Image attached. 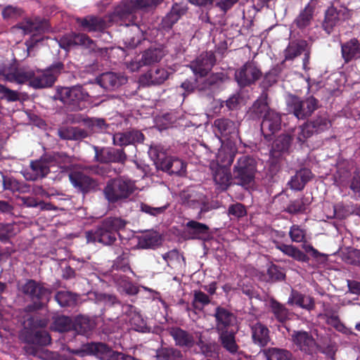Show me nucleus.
Returning a JSON list of instances; mask_svg holds the SVG:
<instances>
[{
    "label": "nucleus",
    "mask_w": 360,
    "mask_h": 360,
    "mask_svg": "<svg viewBox=\"0 0 360 360\" xmlns=\"http://www.w3.org/2000/svg\"><path fill=\"white\" fill-rule=\"evenodd\" d=\"M136 189L134 181L122 178L115 179L108 182L104 195L108 202H116L127 199Z\"/></svg>",
    "instance_id": "obj_1"
},
{
    "label": "nucleus",
    "mask_w": 360,
    "mask_h": 360,
    "mask_svg": "<svg viewBox=\"0 0 360 360\" xmlns=\"http://www.w3.org/2000/svg\"><path fill=\"white\" fill-rule=\"evenodd\" d=\"M256 171L255 160L248 156H243L238 159L233 167V179L236 184L246 186L253 182Z\"/></svg>",
    "instance_id": "obj_2"
},
{
    "label": "nucleus",
    "mask_w": 360,
    "mask_h": 360,
    "mask_svg": "<svg viewBox=\"0 0 360 360\" xmlns=\"http://www.w3.org/2000/svg\"><path fill=\"white\" fill-rule=\"evenodd\" d=\"M72 352L79 357L94 355L97 358H110L112 360H123L124 354L112 351L106 345L101 342L87 343L83 345L80 349L72 350Z\"/></svg>",
    "instance_id": "obj_3"
},
{
    "label": "nucleus",
    "mask_w": 360,
    "mask_h": 360,
    "mask_svg": "<svg viewBox=\"0 0 360 360\" xmlns=\"http://www.w3.org/2000/svg\"><path fill=\"white\" fill-rule=\"evenodd\" d=\"M253 108L258 114L266 112L261 124L263 133L269 132L274 134L280 129L281 124V116L276 112L272 110H268L265 98L257 100L255 103Z\"/></svg>",
    "instance_id": "obj_4"
},
{
    "label": "nucleus",
    "mask_w": 360,
    "mask_h": 360,
    "mask_svg": "<svg viewBox=\"0 0 360 360\" xmlns=\"http://www.w3.org/2000/svg\"><path fill=\"white\" fill-rule=\"evenodd\" d=\"M287 106L289 112H291L298 119H304L310 116L317 108V101L313 97H309L304 101L299 98L290 96L287 99Z\"/></svg>",
    "instance_id": "obj_5"
},
{
    "label": "nucleus",
    "mask_w": 360,
    "mask_h": 360,
    "mask_svg": "<svg viewBox=\"0 0 360 360\" xmlns=\"http://www.w3.org/2000/svg\"><path fill=\"white\" fill-rule=\"evenodd\" d=\"M58 98L65 104L72 105L74 108L82 109V102L89 97L88 94L81 86L61 87L58 89Z\"/></svg>",
    "instance_id": "obj_6"
},
{
    "label": "nucleus",
    "mask_w": 360,
    "mask_h": 360,
    "mask_svg": "<svg viewBox=\"0 0 360 360\" xmlns=\"http://www.w3.org/2000/svg\"><path fill=\"white\" fill-rule=\"evenodd\" d=\"M70 160V158L62 154H56L53 157V160L47 161L46 159L32 162L31 163V168L34 172V176L26 177L30 180H35L39 177H44L49 172L50 168L53 166V162L58 163L61 168H68L66 165Z\"/></svg>",
    "instance_id": "obj_7"
},
{
    "label": "nucleus",
    "mask_w": 360,
    "mask_h": 360,
    "mask_svg": "<svg viewBox=\"0 0 360 360\" xmlns=\"http://www.w3.org/2000/svg\"><path fill=\"white\" fill-rule=\"evenodd\" d=\"M22 291L29 295L33 300H39V302H34V309L41 308L50 297V292L48 289L32 280L28 281L22 286Z\"/></svg>",
    "instance_id": "obj_8"
},
{
    "label": "nucleus",
    "mask_w": 360,
    "mask_h": 360,
    "mask_svg": "<svg viewBox=\"0 0 360 360\" xmlns=\"http://www.w3.org/2000/svg\"><path fill=\"white\" fill-rule=\"evenodd\" d=\"M61 68L62 65L59 63L46 70L37 71L31 79V86L35 89L51 86L54 83Z\"/></svg>",
    "instance_id": "obj_9"
},
{
    "label": "nucleus",
    "mask_w": 360,
    "mask_h": 360,
    "mask_svg": "<svg viewBox=\"0 0 360 360\" xmlns=\"http://www.w3.org/2000/svg\"><path fill=\"white\" fill-rule=\"evenodd\" d=\"M49 29V23L46 20H41L39 18L34 20L27 19L12 28L15 34L25 35L31 33L45 32Z\"/></svg>",
    "instance_id": "obj_10"
},
{
    "label": "nucleus",
    "mask_w": 360,
    "mask_h": 360,
    "mask_svg": "<svg viewBox=\"0 0 360 360\" xmlns=\"http://www.w3.org/2000/svg\"><path fill=\"white\" fill-rule=\"evenodd\" d=\"M260 76V70L252 63H245L235 74L236 79L240 86H246L254 83Z\"/></svg>",
    "instance_id": "obj_11"
},
{
    "label": "nucleus",
    "mask_w": 360,
    "mask_h": 360,
    "mask_svg": "<svg viewBox=\"0 0 360 360\" xmlns=\"http://www.w3.org/2000/svg\"><path fill=\"white\" fill-rule=\"evenodd\" d=\"M304 53L303 68L307 70L309 61L310 51L306 41H291L285 49V60H293L300 54Z\"/></svg>",
    "instance_id": "obj_12"
},
{
    "label": "nucleus",
    "mask_w": 360,
    "mask_h": 360,
    "mask_svg": "<svg viewBox=\"0 0 360 360\" xmlns=\"http://www.w3.org/2000/svg\"><path fill=\"white\" fill-rule=\"evenodd\" d=\"M214 56L211 52L203 53L200 55L194 61H193L190 67L195 74L200 77L206 76L211 70L214 63Z\"/></svg>",
    "instance_id": "obj_13"
},
{
    "label": "nucleus",
    "mask_w": 360,
    "mask_h": 360,
    "mask_svg": "<svg viewBox=\"0 0 360 360\" xmlns=\"http://www.w3.org/2000/svg\"><path fill=\"white\" fill-rule=\"evenodd\" d=\"M328 122L326 119L317 120L314 123H307L295 129L293 133V136L300 143H304L309 137L314 133V128H317V130H323L327 127Z\"/></svg>",
    "instance_id": "obj_14"
},
{
    "label": "nucleus",
    "mask_w": 360,
    "mask_h": 360,
    "mask_svg": "<svg viewBox=\"0 0 360 360\" xmlns=\"http://www.w3.org/2000/svg\"><path fill=\"white\" fill-rule=\"evenodd\" d=\"M115 239L116 234L110 228L105 227L104 222L96 231H89L86 233L88 243L98 241L103 245H110Z\"/></svg>",
    "instance_id": "obj_15"
},
{
    "label": "nucleus",
    "mask_w": 360,
    "mask_h": 360,
    "mask_svg": "<svg viewBox=\"0 0 360 360\" xmlns=\"http://www.w3.org/2000/svg\"><path fill=\"white\" fill-rule=\"evenodd\" d=\"M94 150L96 160L101 162H124L126 159V155L122 150L109 148L99 149L94 147Z\"/></svg>",
    "instance_id": "obj_16"
},
{
    "label": "nucleus",
    "mask_w": 360,
    "mask_h": 360,
    "mask_svg": "<svg viewBox=\"0 0 360 360\" xmlns=\"http://www.w3.org/2000/svg\"><path fill=\"white\" fill-rule=\"evenodd\" d=\"M68 121L70 123L83 122L84 124L91 129L94 132H99L105 129V122L102 119H91L86 117L82 114L70 115Z\"/></svg>",
    "instance_id": "obj_17"
},
{
    "label": "nucleus",
    "mask_w": 360,
    "mask_h": 360,
    "mask_svg": "<svg viewBox=\"0 0 360 360\" xmlns=\"http://www.w3.org/2000/svg\"><path fill=\"white\" fill-rule=\"evenodd\" d=\"M217 322V329L219 331L227 330L228 328L235 324V316L229 310L223 307H217L214 314Z\"/></svg>",
    "instance_id": "obj_18"
},
{
    "label": "nucleus",
    "mask_w": 360,
    "mask_h": 360,
    "mask_svg": "<svg viewBox=\"0 0 360 360\" xmlns=\"http://www.w3.org/2000/svg\"><path fill=\"white\" fill-rule=\"evenodd\" d=\"M72 184L82 192H88L96 187V183L82 172H74L69 175Z\"/></svg>",
    "instance_id": "obj_19"
},
{
    "label": "nucleus",
    "mask_w": 360,
    "mask_h": 360,
    "mask_svg": "<svg viewBox=\"0 0 360 360\" xmlns=\"http://www.w3.org/2000/svg\"><path fill=\"white\" fill-rule=\"evenodd\" d=\"M292 340L295 344L306 353H312L316 349L314 339L307 332H297L292 336Z\"/></svg>",
    "instance_id": "obj_20"
},
{
    "label": "nucleus",
    "mask_w": 360,
    "mask_h": 360,
    "mask_svg": "<svg viewBox=\"0 0 360 360\" xmlns=\"http://www.w3.org/2000/svg\"><path fill=\"white\" fill-rule=\"evenodd\" d=\"M127 81V77L114 72H105L101 75L99 83L107 89H113L125 84Z\"/></svg>",
    "instance_id": "obj_21"
},
{
    "label": "nucleus",
    "mask_w": 360,
    "mask_h": 360,
    "mask_svg": "<svg viewBox=\"0 0 360 360\" xmlns=\"http://www.w3.org/2000/svg\"><path fill=\"white\" fill-rule=\"evenodd\" d=\"M168 75L166 70L157 68L155 70H150L147 74L143 75L141 77V82L147 85L160 84L168 78Z\"/></svg>",
    "instance_id": "obj_22"
},
{
    "label": "nucleus",
    "mask_w": 360,
    "mask_h": 360,
    "mask_svg": "<svg viewBox=\"0 0 360 360\" xmlns=\"http://www.w3.org/2000/svg\"><path fill=\"white\" fill-rule=\"evenodd\" d=\"M162 170L170 174L184 175L186 173V164L178 158H166L161 163Z\"/></svg>",
    "instance_id": "obj_23"
},
{
    "label": "nucleus",
    "mask_w": 360,
    "mask_h": 360,
    "mask_svg": "<svg viewBox=\"0 0 360 360\" xmlns=\"http://www.w3.org/2000/svg\"><path fill=\"white\" fill-rule=\"evenodd\" d=\"M342 55L346 62L360 58V45L356 39H351L342 45Z\"/></svg>",
    "instance_id": "obj_24"
},
{
    "label": "nucleus",
    "mask_w": 360,
    "mask_h": 360,
    "mask_svg": "<svg viewBox=\"0 0 360 360\" xmlns=\"http://www.w3.org/2000/svg\"><path fill=\"white\" fill-rule=\"evenodd\" d=\"M288 303L309 311L314 307V302L311 297L302 295L296 291H292L288 299Z\"/></svg>",
    "instance_id": "obj_25"
},
{
    "label": "nucleus",
    "mask_w": 360,
    "mask_h": 360,
    "mask_svg": "<svg viewBox=\"0 0 360 360\" xmlns=\"http://www.w3.org/2000/svg\"><path fill=\"white\" fill-rule=\"evenodd\" d=\"M214 181L222 190L226 189L231 184V175L229 170L219 166L213 174Z\"/></svg>",
    "instance_id": "obj_26"
},
{
    "label": "nucleus",
    "mask_w": 360,
    "mask_h": 360,
    "mask_svg": "<svg viewBox=\"0 0 360 360\" xmlns=\"http://www.w3.org/2000/svg\"><path fill=\"white\" fill-rule=\"evenodd\" d=\"M252 336L256 344L264 346L269 341V330L265 326L257 323L252 328Z\"/></svg>",
    "instance_id": "obj_27"
},
{
    "label": "nucleus",
    "mask_w": 360,
    "mask_h": 360,
    "mask_svg": "<svg viewBox=\"0 0 360 360\" xmlns=\"http://www.w3.org/2000/svg\"><path fill=\"white\" fill-rule=\"evenodd\" d=\"M262 356L266 357V360H290L292 357L288 350L276 347L263 350Z\"/></svg>",
    "instance_id": "obj_28"
},
{
    "label": "nucleus",
    "mask_w": 360,
    "mask_h": 360,
    "mask_svg": "<svg viewBox=\"0 0 360 360\" xmlns=\"http://www.w3.org/2000/svg\"><path fill=\"white\" fill-rule=\"evenodd\" d=\"M312 18L313 9L311 6H307L297 15L294 20V23L298 28L302 30L307 27L311 24Z\"/></svg>",
    "instance_id": "obj_29"
},
{
    "label": "nucleus",
    "mask_w": 360,
    "mask_h": 360,
    "mask_svg": "<svg viewBox=\"0 0 360 360\" xmlns=\"http://www.w3.org/2000/svg\"><path fill=\"white\" fill-rule=\"evenodd\" d=\"M188 233L189 238H198L202 234L207 233L209 228L205 224L195 221H190L186 224Z\"/></svg>",
    "instance_id": "obj_30"
},
{
    "label": "nucleus",
    "mask_w": 360,
    "mask_h": 360,
    "mask_svg": "<svg viewBox=\"0 0 360 360\" xmlns=\"http://www.w3.org/2000/svg\"><path fill=\"white\" fill-rule=\"evenodd\" d=\"M170 334L179 345L190 347L193 343V337L180 328H172Z\"/></svg>",
    "instance_id": "obj_31"
},
{
    "label": "nucleus",
    "mask_w": 360,
    "mask_h": 360,
    "mask_svg": "<svg viewBox=\"0 0 360 360\" xmlns=\"http://www.w3.org/2000/svg\"><path fill=\"white\" fill-rule=\"evenodd\" d=\"M33 76H34V72L32 71L20 69L13 73L8 74L6 76V79L10 82H15L20 84L30 82V84L31 85V79L33 78Z\"/></svg>",
    "instance_id": "obj_32"
},
{
    "label": "nucleus",
    "mask_w": 360,
    "mask_h": 360,
    "mask_svg": "<svg viewBox=\"0 0 360 360\" xmlns=\"http://www.w3.org/2000/svg\"><path fill=\"white\" fill-rule=\"evenodd\" d=\"M276 248L285 255H287L297 261L305 262L307 260V255L293 245L278 244L276 245Z\"/></svg>",
    "instance_id": "obj_33"
},
{
    "label": "nucleus",
    "mask_w": 360,
    "mask_h": 360,
    "mask_svg": "<svg viewBox=\"0 0 360 360\" xmlns=\"http://www.w3.org/2000/svg\"><path fill=\"white\" fill-rule=\"evenodd\" d=\"M163 53L160 49H148L144 51L140 60L143 65H150L153 63H158L162 58Z\"/></svg>",
    "instance_id": "obj_34"
},
{
    "label": "nucleus",
    "mask_w": 360,
    "mask_h": 360,
    "mask_svg": "<svg viewBox=\"0 0 360 360\" xmlns=\"http://www.w3.org/2000/svg\"><path fill=\"white\" fill-rule=\"evenodd\" d=\"M214 127L223 137L231 134H236L233 122L226 119L216 120L214 121Z\"/></svg>",
    "instance_id": "obj_35"
},
{
    "label": "nucleus",
    "mask_w": 360,
    "mask_h": 360,
    "mask_svg": "<svg viewBox=\"0 0 360 360\" xmlns=\"http://www.w3.org/2000/svg\"><path fill=\"white\" fill-rule=\"evenodd\" d=\"M220 338L224 347L231 353H235L238 350L236 343L234 333L228 330L220 332Z\"/></svg>",
    "instance_id": "obj_36"
},
{
    "label": "nucleus",
    "mask_w": 360,
    "mask_h": 360,
    "mask_svg": "<svg viewBox=\"0 0 360 360\" xmlns=\"http://www.w3.org/2000/svg\"><path fill=\"white\" fill-rule=\"evenodd\" d=\"M186 9L184 7L175 5L172 7L171 11L163 19V23L165 27H170L173 24L177 22L181 15L184 14Z\"/></svg>",
    "instance_id": "obj_37"
},
{
    "label": "nucleus",
    "mask_w": 360,
    "mask_h": 360,
    "mask_svg": "<svg viewBox=\"0 0 360 360\" xmlns=\"http://www.w3.org/2000/svg\"><path fill=\"white\" fill-rule=\"evenodd\" d=\"M270 307L276 319L280 322H284L288 319V309L274 300H270Z\"/></svg>",
    "instance_id": "obj_38"
},
{
    "label": "nucleus",
    "mask_w": 360,
    "mask_h": 360,
    "mask_svg": "<svg viewBox=\"0 0 360 360\" xmlns=\"http://www.w3.org/2000/svg\"><path fill=\"white\" fill-rule=\"evenodd\" d=\"M58 135L63 139H78L86 136L84 131L75 127H62L58 130Z\"/></svg>",
    "instance_id": "obj_39"
},
{
    "label": "nucleus",
    "mask_w": 360,
    "mask_h": 360,
    "mask_svg": "<svg viewBox=\"0 0 360 360\" xmlns=\"http://www.w3.org/2000/svg\"><path fill=\"white\" fill-rule=\"evenodd\" d=\"M74 328L78 333L85 334L94 328V323L88 317L80 316L76 319Z\"/></svg>",
    "instance_id": "obj_40"
},
{
    "label": "nucleus",
    "mask_w": 360,
    "mask_h": 360,
    "mask_svg": "<svg viewBox=\"0 0 360 360\" xmlns=\"http://www.w3.org/2000/svg\"><path fill=\"white\" fill-rule=\"evenodd\" d=\"M291 139L288 135L279 136L274 142L273 146L272 155L276 156V152H284L288 150Z\"/></svg>",
    "instance_id": "obj_41"
},
{
    "label": "nucleus",
    "mask_w": 360,
    "mask_h": 360,
    "mask_svg": "<svg viewBox=\"0 0 360 360\" xmlns=\"http://www.w3.org/2000/svg\"><path fill=\"white\" fill-rule=\"evenodd\" d=\"M56 300L61 307L70 306L75 304V296L68 291H60L56 295Z\"/></svg>",
    "instance_id": "obj_42"
},
{
    "label": "nucleus",
    "mask_w": 360,
    "mask_h": 360,
    "mask_svg": "<svg viewBox=\"0 0 360 360\" xmlns=\"http://www.w3.org/2000/svg\"><path fill=\"white\" fill-rule=\"evenodd\" d=\"M72 326V322L70 318L67 316H59L53 322L52 328L53 330L59 332L68 330Z\"/></svg>",
    "instance_id": "obj_43"
},
{
    "label": "nucleus",
    "mask_w": 360,
    "mask_h": 360,
    "mask_svg": "<svg viewBox=\"0 0 360 360\" xmlns=\"http://www.w3.org/2000/svg\"><path fill=\"white\" fill-rule=\"evenodd\" d=\"M210 300L209 297L201 291H194V299L193 305L195 309H202V307L209 304Z\"/></svg>",
    "instance_id": "obj_44"
},
{
    "label": "nucleus",
    "mask_w": 360,
    "mask_h": 360,
    "mask_svg": "<svg viewBox=\"0 0 360 360\" xmlns=\"http://www.w3.org/2000/svg\"><path fill=\"white\" fill-rule=\"evenodd\" d=\"M305 235V231L297 225L292 226L289 231V236L291 240L295 243L303 242Z\"/></svg>",
    "instance_id": "obj_45"
},
{
    "label": "nucleus",
    "mask_w": 360,
    "mask_h": 360,
    "mask_svg": "<svg viewBox=\"0 0 360 360\" xmlns=\"http://www.w3.org/2000/svg\"><path fill=\"white\" fill-rule=\"evenodd\" d=\"M105 226L107 228H110L116 234V232L121 229H123L126 222L120 218H109L104 221Z\"/></svg>",
    "instance_id": "obj_46"
},
{
    "label": "nucleus",
    "mask_w": 360,
    "mask_h": 360,
    "mask_svg": "<svg viewBox=\"0 0 360 360\" xmlns=\"http://www.w3.org/2000/svg\"><path fill=\"white\" fill-rule=\"evenodd\" d=\"M0 94L1 99H6L8 101H16L19 99L17 91L11 90L3 84H0Z\"/></svg>",
    "instance_id": "obj_47"
},
{
    "label": "nucleus",
    "mask_w": 360,
    "mask_h": 360,
    "mask_svg": "<svg viewBox=\"0 0 360 360\" xmlns=\"http://www.w3.org/2000/svg\"><path fill=\"white\" fill-rule=\"evenodd\" d=\"M337 22V14L333 11H330L326 13L323 26L324 30L330 33Z\"/></svg>",
    "instance_id": "obj_48"
},
{
    "label": "nucleus",
    "mask_w": 360,
    "mask_h": 360,
    "mask_svg": "<svg viewBox=\"0 0 360 360\" xmlns=\"http://www.w3.org/2000/svg\"><path fill=\"white\" fill-rule=\"evenodd\" d=\"M179 352L172 348H162L157 353V357L165 360H172L179 357Z\"/></svg>",
    "instance_id": "obj_49"
},
{
    "label": "nucleus",
    "mask_w": 360,
    "mask_h": 360,
    "mask_svg": "<svg viewBox=\"0 0 360 360\" xmlns=\"http://www.w3.org/2000/svg\"><path fill=\"white\" fill-rule=\"evenodd\" d=\"M13 224H0V240H4L15 234Z\"/></svg>",
    "instance_id": "obj_50"
},
{
    "label": "nucleus",
    "mask_w": 360,
    "mask_h": 360,
    "mask_svg": "<svg viewBox=\"0 0 360 360\" xmlns=\"http://www.w3.org/2000/svg\"><path fill=\"white\" fill-rule=\"evenodd\" d=\"M129 133H117L113 136V143L117 146H127L131 144Z\"/></svg>",
    "instance_id": "obj_51"
},
{
    "label": "nucleus",
    "mask_w": 360,
    "mask_h": 360,
    "mask_svg": "<svg viewBox=\"0 0 360 360\" xmlns=\"http://www.w3.org/2000/svg\"><path fill=\"white\" fill-rule=\"evenodd\" d=\"M34 342L37 345H47L50 343L51 338L46 331L39 330L34 334Z\"/></svg>",
    "instance_id": "obj_52"
},
{
    "label": "nucleus",
    "mask_w": 360,
    "mask_h": 360,
    "mask_svg": "<svg viewBox=\"0 0 360 360\" xmlns=\"http://www.w3.org/2000/svg\"><path fill=\"white\" fill-rule=\"evenodd\" d=\"M267 273L272 281L283 280L285 277L282 271L275 265L269 266Z\"/></svg>",
    "instance_id": "obj_53"
},
{
    "label": "nucleus",
    "mask_w": 360,
    "mask_h": 360,
    "mask_svg": "<svg viewBox=\"0 0 360 360\" xmlns=\"http://www.w3.org/2000/svg\"><path fill=\"white\" fill-rule=\"evenodd\" d=\"M21 13H22V11L20 9L13 7V6H6L3 10V12H2L3 17L5 19L16 18L18 16H20Z\"/></svg>",
    "instance_id": "obj_54"
},
{
    "label": "nucleus",
    "mask_w": 360,
    "mask_h": 360,
    "mask_svg": "<svg viewBox=\"0 0 360 360\" xmlns=\"http://www.w3.org/2000/svg\"><path fill=\"white\" fill-rule=\"evenodd\" d=\"M229 214L235 217L239 218L246 214L245 207L240 203L232 205L229 208Z\"/></svg>",
    "instance_id": "obj_55"
},
{
    "label": "nucleus",
    "mask_w": 360,
    "mask_h": 360,
    "mask_svg": "<svg viewBox=\"0 0 360 360\" xmlns=\"http://www.w3.org/2000/svg\"><path fill=\"white\" fill-rule=\"evenodd\" d=\"M326 321L328 325L334 327L337 330L340 332H345V327L340 322L339 318L337 316H326Z\"/></svg>",
    "instance_id": "obj_56"
},
{
    "label": "nucleus",
    "mask_w": 360,
    "mask_h": 360,
    "mask_svg": "<svg viewBox=\"0 0 360 360\" xmlns=\"http://www.w3.org/2000/svg\"><path fill=\"white\" fill-rule=\"evenodd\" d=\"M165 208L166 207H153L144 203H141L140 205V209L142 212L153 216H156L162 213Z\"/></svg>",
    "instance_id": "obj_57"
},
{
    "label": "nucleus",
    "mask_w": 360,
    "mask_h": 360,
    "mask_svg": "<svg viewBox=\"0 0 360 360\" xmlns=\"http://www.w3.org/2000/svg\"><path fill=\"white\" fill-rule=\"evenodd\" d=\"M25 352L31 356H33L34 357H37L41 359V360H46V357L45 356L46 354L42 352L39 351L38 349L34 347L32 345L27 344L25 347Z\"/></svg>",
    "instance_id": "obj_58"
},
{
    "label": "nucleus",
    "mask_w": 360,
    "mask_h": 360,
    "mask_svg": "<svg viewBox=\"0 0 360 360\" xmlns=\"http://www.w3.org/2000/svg\"><path fill=\"white\" fill-rule=\"evenodd\" d=\"M82 25L89 30H94L100 27V22L98 19L94 17L83 20Z\"/></svg>",
    "instance_id": "obj_59"
},
{
    "label": "nucleus",
    "mask_w": 360,
    "mask_h": 360,
    "mask_svg": "<svg viewBox=\"0 0 360 360\" xmlns=\"http://www.w3.org/2000/svg\"><path fill=\"white\" fill-rule=\"evenodd\" d=\"M238 0H217V6L222 11L226 12L238 2Z\"/></svg>",
    "instance_id": "obj_60"
},
{
    "label": "nucleus",
    "mask_w": 360,
    "mask_h": 360,
    "mask_svg": "<svg viewBox=\"0 0 360 360\" xmlns=\"http://www.w3.org/2000/svg\"><path fill=\"white\" fill-rule=\"evenodd\" d=\"M305 209L302 200H297L292 202L288 206V212L290 213H296L304 211Z\"/></svg>",
    "instance_id": "obj_61"
},
{
    "label": "nucleus",
    "mask_w": 360,
    "mask_h": 360,
    "mask_svg": "<svg viewBox=\"0 0 360 360\" xmlns=\"http://www.w3.org/2000/svg\"><path fill=\"white\" fill-rule=\"evenodd\" d=\"M59 45L61 48L66 50L75 46V43H73V34L62 37L59 41Z\"/></svg>",
    "instance_id": "obj_62"
},
{
    "label": "nucleus",
    "mask_w": 360,
    "mask_h": 360,
    "mask_svg": "<svg viewBox=\"0 0 360 360\" xmlns=\"http://www.w3.org/2000/svg\"><path fill=\"white\" fill-rule=\"evenodd\" d=\"M91 42L89 38L84 34H73V43L75 45H88Z\"/></svg>",
    "instance_id": "obj_63"
},
{
    "label": "nucleus",
    "mask_w": 360,
    "mask_h": 360,
    "mask_svg": "<svg viewBox=\"0 0 360 360\" xmlns=\"http://www.w3.org/2000/svg\"><path fill=\"white\" fill-rule=\"evenodd\" d=\"M295 175L297 176V179H300L303 181L304 184H306V183L309 181L312 176L311 171L308 169H300L295 174Z\"/></svg>",
    "instance_id": "obj_64"
}]
</instances>
